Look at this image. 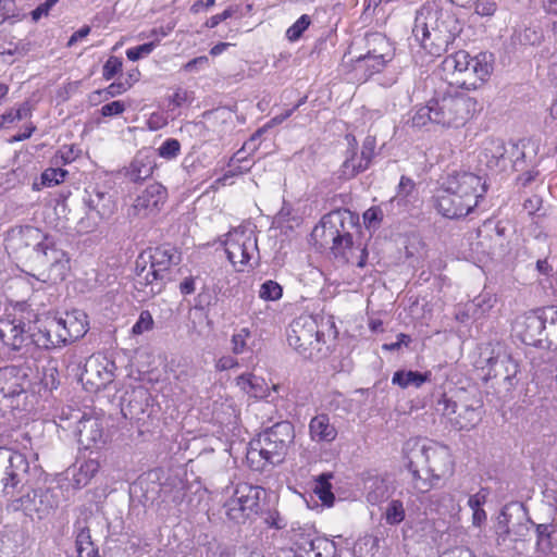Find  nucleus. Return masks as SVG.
Masks as SVG:
<instances>
[{
  "instance_id": "obj_30",
  "label": "nucleus",
  "mask_w": 557,
  "mask_h": 557,
  "mask_svg": "<svg viewBox=\"0 0 557 557\" xmlns=\"http://www.w3.org/2000/svg\"><path fill=\"white\" fill-rule=\"evenodd\" d=\"M69 175V171L60 166L48 168L40 175V183L35 182L33 184L34 190H40L44 187H53L65 181Z\"/></svg>"
},
{
  "instance_id": "obj_43",
  "label": "nucleus",
  "mask_w": 557,
  "mask_h": 557,
  "mask_svg": "<svg viewBox=\"0 0 557 557\" xmlns=\"http://www.w3.org/2000/svg\"><path fill=\"white\" fill-rule=\"evenodd\" d=\"M535 532L537 546H542L543 548H550L554 527L548 523H540L536 524Z\"/></svg>"
},
{
  "instance_id": "obj_17",
  "label": "nucleus",
  "mask_w": 557,
  "mask_h": 557,
  "mask_svg": "<svg viewBox=\"0 0 557 557\" xmlns=\"http://www.w3.org/2000/svg\"><path fill=\"white\" fill-rule=\"evenodd\" d=\"M57 322L66 344L82 338L89 330L88 315L78 309L66 311Z\"/></svg>"
},
{
  "instance_id": "obj_21",
  "label": "nucleus",
  "mask_w": 557,
  "mask_h": 557,
  "mask_svg": "<svg viewBox=\"0 0 557 557\" xmlns=\"http://www.w3.org/2000/svg\"><path fill=\"white\" fill-rule=\"evenodd\" d=\"M346 140L348 143L349 156L342 164V175L345 178H352L359 173L364 172L370 166V164L361 159V157L358 154V141L356 137L352 134H347Z\"/></svg>"
},
{
  "instance_id": "obj_10",
  "label": "nucleus",
  "mask_w": 557,
  "mask_h": 557,
  "mask_svg": "<svg viewBox=\"0 0 557 557\" xmlns=\"http://www.w3.org/2000/svg\"><path fill=\"white\" fill-rule=\"evenodd\" d=\"M262 494L264 490L261 486L247 482L237 483L232 496L224 504L226 517L236 523H244L259 515Z\"/></svg>"
},
{
  "instance_id": "obj_47",
  "label": "nucleus",
  "mask_w": 557,
  "mask_h": 557,
  "mask_svg": "<svg viewBox=\"0 0 557 557\" xmlns=\"http://www.w3.org/2000/svg\"><path fill=\"white\" fill-rule=\"evenodd\" d=\"M156 48L154 42H146L136 47L128 48L126 50V57L128 60L135 62L143 57L149 55Z\"/></svg>"
},
{
  "instance_id": "obj_36",
  "label": "nucleus",
  "mask_w": 557,
  "mask_h": 557,
  "mask_svg": "<svg viewBox=\"0 0 557 557\" xmlns=\"http://www.w3.org/2000/svg\"><path fill=\"white\" fill-rule=\"evenodd\" d=\"M310 25L311 17L308 14H302L294 24L287 28L286 38L290 42L299 40Z\"/></svg>"
},
{
  "instance_id": "obj_6",
  "label": "nucleus",
  "mask_w": 557,
  "mask_h": 557,
  "mask_svg": "<svg viewBox=\"0 0 557 557\" xmlns=\"http://www.w3.org/2000/svg\"><path fill=\"white\" fill-rule=\"evenodd\" d=\"M460 32L455 14L447 11L420 10L414 18L412 35L431 57H440Z\"/></svg>"
},
{
  "instance_id": "obj_2",
  "label": "nucleus",
  "mask_w": 557,
  "mask_h": 557,
  "mask_svg": "<svg viewBox=\"0 0 557 557\" xmlns=\"http://www.w3.org/2000/svg\"><path fill=\"white\" fill-rule=\"evenodd\" d=\"M481 111L482 106L474 97L448 87L445 91L436 92L424 106L418 107L411 122L416 127L433 123L445 128H459Z\"/></svg>"
},
{
  "instance_id": "obj_63",
  "label": "nucleus",
  "mask_w": 557,
  "mask_h": 557,
  "mask_svg": "<svg viewBox=\"0 0 557 557\" xmlns=\"http://www.w3.org/2000/svg\"><path fill=\"white\" fill-rule=\"evenodd\" d=\"M295 110L293 108L285 110L284 112L273 116L269 123L268 126H275L282 124L284 121L289 119L294 114Z\"/></svg>"
},
{
  "instance_id": "obj_50",
  "label": "nucleus",
  "mask_w": 557,
  "mask_h": 557,
  "mask_svg": "<svg viewBox=\"0 0 557 557\" xmlns=\"http://www.w3.org/2000/svg\"><path fill=\"white\" fill-rule=\"evenodd\" d=\"M414 189L416 183L409 176L403 175L399 180L396 197L406 199L414 191Z\"/></svg>"
},
{
  "instance_id": "obj_57",
  "label": "nucleus",
  "mask_w": 557,
  "mask_h": 557,
  "mask_svg": "<svg viewBox=\"0 0 557 557\" xmlns=\"http://www.w3.org/2000/svg\"><path fill=\"white\" fill-rule=\"evenodd\" d=\"M411 342V337L405 333L397 335V341L391 344H384L383 349L388 351L398 350L403 345L408 346Z\"/></svg>"
},
{
  "instance_id": "obj_7",
  "label": "nucleus",
  "mask_w": 557,
  "mask_h": 557,
  "mask_svg": "<svg viewBox=\"0 0 557 557\" xmlns=\"http://www.w3.org/2000/svg\"><path fill=\"white\" fill-rule=\"evenodd\" d=\"M294 426L289 422H278L265 430L250 444L246 460L253 471H263L268 465L280 463L294 442Z\"/></svg>"
},
{
  "instance_id": "obj_52",
  "label": "nucleus",
  "mask_w": 557,
  "mask_h": 557,
  "mask_svg": "<svg viewBox=\"0 0 557 557\" xmlns=\"http://www.w3.org/2000/svg\"><path fill=\"white\" fill-rule=\"evenodd\" d=\"M375 138L372 136H368L364 138L362 143V149L360 152L361 159L367 161L369 164H371L374 154H375Z\"/></svg>"
},
{
  "instance_id": "obj_24",
  "label": "nucleus",
  "mask_w": 557,
  "mask_h": 557,
  "mask_svg": "<svg viewBox=\"0 0 557 557\" xmlns=\"http://www.w3.org/2000/svg\"><path fill=\"white\" fill-rule=\"evenodd\" d=\"M236 385L249 397L263 399L270 396V387L265 380L252 373L240 374L236 377Z\"/></svg>"
},
{
  "instance_id": "obj_46",
  "label": "nucleus",
  "mask_w": 557,
  "mask_h": 557,
  "mask_svg": "<svg viewBox=\"0 0 557 557\" xmlns=\"http://www.w3.org/2000/svg\"><path fill=\"white\" fill-rule=\"evenodd\" d=\"M127 90H129L127 83H124L123 81H115L106 88L97 90L96 94L103 95L104 99H109L123 95Z\"/></svg>"
},
{
  "instance_id": "obj_15",
  "label": "nucleus",
  "mask_w": 557,
  "mask_h": 557,
  "mask_svg": "<svg viewBox=\"0 0 557 557\" xmlns=\"http://www.w3.org/2000/svg\"><path fill=\"white\" fill-rule=\"evenodd\" d=\"M317 321L311 317H301L290 325L287 339L296 349H306L320 341Z\"/></svg>"
},
{
  "instance_id": "obj_13",
  "label": "nucleus",
  "mask_w": 557,
  "mask_h": 557,
  "mask_svg": "<svg viewBox=\"0 0 557 557\" xmlns=\"http://www.w3.org/2000/svg\"><path fill=\"white\" fill-rule=\"evenodd\" d=\"M180 256L175 247L163 244L156 247H148L139 253V264H152L157 272L164 278L172 265L178 263Z\"/></svg>"
},
{
  "instance_id": "obj_54",
  "label": "nucleus",
  "mask_w": 557,
  "mask_h": 557,
  "mask_svg": "<svg viewBox=\"0 0 557 557\" xmlns=\"http://www.w3.org/2000/svg\"><path fill=\"white\" fill-rule=\"evenodd\" d=\"M235 13V10L230 7L227 9H225L222 13H219V14H215V15H212L210 16L206 22H205V26L207 28H214L216 27L220 23H222L223 21L230 18L233 16V14Z\"/></svg>"
},
{
  "instance_id": "obj_27",
  "label": "nucleus",
  "mask_w": 557,
  "mask_h": 557,
  "mask_svg": "<svg viewBox=\"0 0 557 557\" xmlns=\"http://www.w3.org/2000/svg\"><path fill=\"white\" fill-rule=\"evenodd\" d=\"M23 379L14 367H7L0 371V392L5 397H14L24 392Z\"/></svg>"
},
{
  "instance_id": "obj_44",
  "label": "nucleus",
  "mask_w": 557,
  "mask_h": 557,
  "mask_svg": "<svg viewBox=\"0 0 557 557\" xmlns=\"http://www.w3.org/2000/svg\"><path fill=\"white\" fill-rule=\"evenodd\" d=\"M383 211L379 206H372L362 214L363 224L367 228L377 227L383 221Z\"/></svg>"
},
{
  "instance_id": "obj_26",
  "label": "nucleus",
  "mask_w": 557,
  "mask_h": 557,
  "mask_svg": "<svg viewBox=\"0 0 557 557\" xmlns=\"http://www.w3.org/2000/svg\"><path fill=\"white\" fill-rule=\"evenodd\" d=\"M83 376L87 383L94 385L96 391L107 387L113 380V372L108 370L101 362H89Z\"/></svg>"
},
{
  "instance_id": "obj_8",
  "label": "nucleus",
  "mask_w": 557,
  "mask_h": 557,
  "mask_svg": "<svg viewBox=\"0 0 557 557\" xmlns=\"http://www.w3.org/2000/svg\"><path fill=\"white\" fill-rule=\"evenodd\" d=\"M313 236L319 237L323 245H330V249L336 258L349 261L354 238L346 228L345 212L334 210L324 214L314 227Z\"/></svg>"
},
{
  "instance_id": "obj_23",
  "label": "nucleus",
  "mask_w": 557,
  "mask_h": 557,
  "mask_svg": "<svg viewBox=\"0 0 557 557\" xmlns=\"http://www.w3.org/2000/svg\"><path fill=\"white\" fill-rule=\"evenodd\" d=\"M75 547L77 557H101L98 546L91 539V532L87 523H75Z\"/></svg>"
},
{
  "instance_id": "obj_56",
  "label": "nucleus",
  "mask_w": 557,
  "mask_h": 557,
  "mask_svg": "<svg viewBox=\"0 0 557 557\" xmlns=\"http://www.w3.org/2000/svg\"><path fill=\"white\" fill-rule=\"evenodd\" d=\"M59 0H46L44 3H40L35 10L32 12V17L34 21H38L41 16H47L51 8Z\"/></svg>"
},
{
  "instance_id": "obj_25",
  "label": "nucleus",
  "mask_w": 557,
  "mask_h": 557,
  "mask_svg": "<svg viewBox=\"0 0 557 557\" xmlns=\"http://www.w3.org/2000/svg\"><path fill=\"white\" fill-rule=\"evenodd\" d=\"M388 63L382 61L377 57H373L366 52L358 57L354 61V71L359 75V79L367 81L375 74H379L384 71Z\"/></svg>"
},
{
  "instance_id": "obj_3",
  "label": "nucleus",
  "mask_w": 557,
  "mask_h": 557,
  "mask_svg": "<svg viewBox=\"0 0 557 557\" xmlns=\"http://www.w3.org/2000/svg\"><path fill=\"white\" fill-rule=\"evenodd\" d=\"M10 243L13 249L23 250L33 248L41 255L47 263V278L52 283L62 282L71 271V258L69 253L58 246L55 238L40 228L32 225H23L13 228L10 234Z\"/></svg>"
},
{
  "instance_id": "obj_11",
  "label": "nucleus",
  "mask_w": 557,
  "mask_h": 557,
  "mask_svg": "<svg viewBox=\"0 0 557 557\" xmlns=\"http://www.w3.org/2000/svg\"><path fill=\"white\" fill-rule=\"evenodd\" d=\"M223 245L227 259L236 272H244L258 251L257 237L244 227L230 231L225 235Z\"/></svg>"
},
{
  "instance_id": "obj_64",
  "label": "nucleus",
  "mask_w": 557,
  "mask_h": 557,
  "mask_svg": "<svg viewBox=\"0 0 557 557\" xmlns=\"http://www.w3.org/2000/svg\"><path fill=\"white\" fill-rule=\"evenodd\" d=\"M140 76V71L137 67H134L126 73L123 82L127 83L128 88L131 89L137 82H139Z\"/></svg>"
},
{
  "instance_id": "obj_14",
  "label": "nucleus",
  "mask_w": 557,
  "mask_h": 557,
  "mask_svg": "<svg viewBox=\"0 0 557 557\" xmlns=\"http://www.w3.org/2000/svg\"><path fill=\"white\" fill-rule=\"evenodd\" d=\"M78 443L86 450L102 448L107 444L104 421L98 417H83L78 423Z\"/></svg>"
},
{
  "instance_id": "obj_28",
  "label": "nucleus",
  "mask_w": 557,
  "mask_h": 557,
  "mask_svg": "<svg viewBox=\"0 0 557 557\" xmlns=\"http://www.w3.org/2000/svg\"><path fill=\"white\" fill-rule=\"evenodd\" d=\"M432 377L431 371L419 372V371H405L398 370L393 374L392 384L397 385L405 389L410 386L416 388L421 387L424 383L430 382Z\"/></svg>"
},
{
  "instance_id": "obj_45",
  "label": "nucleus",
  "mask_w": 557,
  "mask_h": 557,
  "mask_svg": "<svg viewBox=\"0 0 557 557\" xmlns=\"http://www.w3.org/2000/svg\"><path fill=\"white\" fill-rule=\"evenodd\" d=\"M250 335V331L247 327H243L232 336V351L235 355H240L246 350L247 341Z\"/></svg>"
},
{
  "instance_id": "obj_48",
  "label": "nucleus",
  "mask_w": 557,
  "mask_h": 557,
  "mask_svg": "<svg viewBox=\"0 0 557 557\" xmlns=\"http://www.w3.org/2000/svg\"><path fill=\"white\" fill-rule=\"evenodd\" d=\"M126 104L122 100H114L109 103H106L100 109V114L102 117H112L121 115L125 112Z\"/></svg>"
},
{
  "instance_id": "obj_4",
  "label": "nucleus",
  "mask_w": 557,
  "mask_h": 557,
  "mask_svg": "<svg viewBox=\"0 0 557 557\" xmlns=\"http://www.w3.org/2000/svg\"><path fill=\"white\" fill-rule=\"evenodd\" d=\"M440 67L449 88L469 92L481 88L488 81L493 62L486 52L472 57L467 50L460 49L447 54Z\"/></svg>"
},
{
  "instance_id": "obj_41",
  "label": "nucleus",
  "mask_w": 557,
  "mask_h": 557,
  "mask_svg": "<svg viewBox=\"0 0 557 557\" xmlns=\"http://www.w3.org/2000/svg\"><path fill=\"white\" fill-rule=\"evenodd\" d=\"M123 70V61L120 57L110 55L102 66V78L111 81Z\"/></svg>"
},
{
  "instance_id": "obj_62",
  "label": "nucleus",
  "mask_w": 557,
  "mask_h": 557,
  "mask_svg": "<svg viewBox=\"0 0 557 557\" xmlns=\"http://www.w3.org/2000/svg\"><path fill=\"white\" fill-rule=\"evenodd\" d=\"M195 289V277L193 276H187L180 283V292L183 295H190Z\"/></svg>"
},
{
  "instance_id": "obj_59",
  "label": "nucleus",
  "mask_w": 557,
  "mask_h": 557,
  "mask_svg": "<svg viewBox=\"0 0 557 557\" xmlns=\"http://www.w3.org/2000/svg\"><path fill=\"white\" fill-rule=\"evenodd\" d=\"M35 131H36V126L33 123H28L27 125H25L24 131L22 133H18L16 135H14L13 137H11L10 139H8V143L13 144V143L26 140L34 134Z\"/></svg>"
},
{
  "instance_id": "obj_40",
  "label": "nucleus",
  "mask_w": 557,
  "mask_h": 557,
  "mask_svg": "<svg viewBox=\"0 0 557 557\" xmlns=\"http://www.w3.org/2000/svg\"><path fill=\"white\" fill-rule=\"evenodd\" d=\"M181 153V143L176 138L165 139L158 148L159 157L165 160H173Z\"/></svg>"
},
{
  "instance_id": "obj_18",
  "label": "nucleus",
  "mask_w": 557,
  "mask_h": 557,
  "mask_svg": "<svg viewBox=\"0 0 557 557\" xmlns=\"http://www.w3.org/2000/svg\"><path fill=\"white\" fill-rule=\"evenodd\" d=\"M308 429L310 440L317 444H330L338 435L337 429L331 422L327 413H318L312 417Z\"/></svg>"
},
{
  "instance_id": "obj_5",
  "label": "nucleus",
  "mask_w": 557,
  "mask_h": 557,
  "mask_svg": "<svg viewBox=\"0 0 557 557\" xmlns=\"http://www.w3.org/2000/svg\"><path fill=\"white\" fill-rule=\"evenodd\" d=\"M410 483L418 493L429 492L443 476L451 472V462L446 453L421 445L410 440L405 446Z\"/></svg>"
},
{
  "instance_id": "obj_49",
  "label": "nucleus",
  "mask_w": 557,
  "mask_h": 557,
  "mask_svg": "<svg viewBox=\"0 0 557 557\" xmlns=\"http://www.w3.org/2000/svg\"><path fill=\"white\" fill-rule=\"evenodd\" d=\"M193 100V92L183 89L181 87H177L173 95L169 98V103L173 108H181L187 102H190Z\"/></svg>"
},
{
  "instance_id": "obj_33",
  "label": "nucleus",
  "mask_w": 557,
  "mask_h": 557,
  "mask_svg": "<svg viewBox=\"0 0 557 557\" xmlns=\"http://www.w3.org/2000/svg\"><path fill=\"white\" fill-rule=\"evenodd\" d=\"M99 469L100 463L96 459H88L82 462L77 472L73 475L75 485L77 487L86 486L98 473Z\"/></svg>"
},
{
  "instance_id": "obj_1",
  "label": "nucleus",
  "mask_w": 557,
  "mask_h": 557,
  "mask_svg": "<svg viewBox=\"0 0 557 557\" xmlns=\"http://www.w3.org/2000/svg\"><path fill=\"white\" fill-rule=\"evenodd\" d=\"M485 191L481 176L467 171H454L440 178L432 205L440 215L458 220L478 207Z\"/></svg>"
},
{
  "instance_id": "obj_53",
  "label": "nucleus",
  "mask_w": 557,
  "mask_h": 557,
  "mask_svg": "<svg viewBox=\"0 0 557 557\" xmlns=\"http://www.w3.org/2000/svg\"><path fill=\"white\" fill-rule=\"evenodd\" d=\"M497 9L494 0H476L474 11L481 16H492Z\"/></svg>"
},
{
  "instance_id": "obj_42",
  "label": "nucleus",
  "mask_w": 557,
  "mask_h": 557,
  "mask_svg": "<svg viewBox=\"0 0 557 557\" xmlns=\"http://www.w3.org/2000/svg\"><path fill=\"white\" fill-rule=\"evenodd\" d=\"M154 321L149 310H143L139 314L138 320L132 327L133 335H141L145 332L153 329Z\"/></svg>"
},
{
  "instance_id": "obj_51",
  "label": "nucleus",
  "mask_w": 557,
  "mask_h": 557,
  "mask_svg": "<svg viewBox=\"0 0 557 557\" xmlns=\"http://www.w3.org/2000/svg\"><path fill=\"white\" fill-rule=\"evenodd\" d=\"M168 123V116L162 112H152L146 121L147 128L153 132L165 127Z\"/></svg>"
},
{
  "instance_id": "obj_55",
  "label": "nucleus",
  "mask_w": 557,
  "mask_h": 557,
  "mask_svg": "<svg viewBox=\"0 0 557 557\" xmlns=\"http://www.w3.org/2000/svg\"><path fill=\"white\" fill-rule=\"evenodd\" d=\"M488 491L481 488L478 493L471 495L468 500V505L471 509H483L482 506L487 500Z\"/></svg>"
},
{
  "instance_id": "obj_32",
  "label": "nucleus",
  "mask_w": 557,
  "mask_h": 557,
  "mask_svg": "<svg viewBox=\"0 0 557 557\" xmlns=\"http://www.w3.org/2000/svg\"><path fill=\"white\" fill-rule=\"evenodd\" d=\"M81 154L82 149L78 145H62L52 156L51 163L55 166L67 165L76 161Z\"/></svg>"
},
{
  "instance_id": "obj_19",
  "label": "nucleus",
  "mask_w": 557,
  "mask_h": 557,
  "mask_svg": "<svg viewBox=\"0 0 557 557\" xmlns=\"http://www.w3.org/2000/svg\"><path fill=\"white\" fill-rule=\"evenodd\" d=\"M33 341L36 346L45 349H53L66 344L60 331V324L57 322V318L46 320L33 335Z\"/></svg>"
},
{
  "instance_id": "obj_31",
  "label": "nucleus",
  "mask_w": 557,
  "mask_h": 557,
  "mask_svg": "<svg viewBox=\"0 0 557 557\" xmlns=\"http://www.w3.org/2000/svg\"><path fill=\"white\" fill-rule=\"evenodd\" d=\"M165 198V189L161 185H150L136 199L135 207L156 208Z\"/></svg>"
},
{
  "instance_id": "obj_60",
  "label": "nucleus",
  "mask_w": 557,
  "mask_h": 557,
  "mask_svg": "<svg viewBox=\"0 0 557 557\" xmlns=\"http://www.w3.org/2000/svg\"><path fill=\"white\" fill-rule=\"evenodd\" d=\"M209 63V59L206 55H200L189 60L183 65L185 72H193L197 66H206Z\"/></svg>"
},
{
  "instance_id": "obj_34",
  "label": "nucleus",
  "mask_w": 557,
  "mask_h": 557,
  "mask_svg": "<svg viewBox=\"0 0 557 557\" xmlns=\"http://www.w3.org/2000/svg\"><path fill=\"white\" fill-rule=\"evenodd\" d=\"M512 361V358L510 355L506 354L503 358H500L499 352H495L494 349H492L491 355L485 360V366H482L481 369L484 371V379L485 381L496 379L502 373L498 371L497 366L504 364L505 362Z\"/></svg>"
},
{
  "instance_id": "obj_39",
  "label": "nucleus",
  "mask_w": 557,
  "mask_h": 557,
  "mask_svg": "<svg viewBox=\"0 0 557 557\" xmlns=\"http://www.w3.org/2000/svg\"><path fill=\"white\" fill-rule=\"evenodd\" d=\"M259 296L263 300H278L283 296V288L277 282L268 280L261 285Z\"/></svg>"
},
{
  "instance_id": "obj_22",
  "label": "nucleus",
  "mask_w": 557,
  "mask_h": 557,
  "mask_svg": "<svg viewBox=\"0 0 557 557\" xmlns=\"http://www.w3.org/2000/svg\"><path fill=\"white\" fill-rule=\"evenodd\" d=\"M367 52L373 57H377L382 61L389 63L394 55L395 49L388 38L379 32L368 33L366 35Z\"/></svg>"
},
{
  "instance_id": "obj_38",
  "label": "nucleus",
  "mask_w": 557,
  "mask_h": 557,
  "mask_svg": "<svg viewBox=\"0 0 557 557\" xmlns=\"http://www.w3.org/2000/svg\"><path fill=\"white\" fill-rule=\"evenodd\" d=\"M30 115V109L28 103L25 102L17 109H11L3 114L0 115V129L5 125L12 124L16 121L22 120L23 117Z\"/></svg>"
},
{
  "instance_id": "obj_58",
  "label": "nucleus",
  "mask_w": 557,
  "mask_h": 557,
  "mask_svg": "<svg viewBox=\"0 0 557 557\" xmlns=\"http://www.w3.org/2000/svg\"><path fill=\"white\" fill-rule=\"evenodd\" d=\"M238 366V361L232 356H223L215 363L216 371H225Z\"/></svg>"
},
{
  "instance_id": "obj_35",
  "label": "nucleus",
  "mask_w": 557,
  "mask_h": 557,
  "mask_svg": "<svg viewBox=\"0 0 557 557\" xmlns=\"http://www.w3.org/2000/svg\"><path fill=\"white\" fill-rule=\"evenodd\" d=\"M479 421V414L473 408L466 407L462 412L454 419V425L458 430H471Z\"/></svg>"
},
{
  "instance_id": "obj_9",
  "label": "nucleus",
  "mask_w": 557,
  "mask_h": 557,
  "mask_svg": "<svg viewBox=\"0 0 557 557\" xmlns=\"http://www.w3.org/2000/svg\"><path fill=\"white\" fill-rule=\"evenodd\" d=\"M28 307L16 302L4 306L0 314V346L9 351H20L28 343Z\"/></svg>"
},
{
  "instance_id": "obj_29",
  "label": "nucleus",
  "mask_w": 557,
  "mask_h": 557,
  "mask_svg": "<svg viewBox=\"0 0 557 557\" xmlns=\"http://www.w3.org/2000/svg\"><path fill=\"white\" fill-rule=\"evenodd\" d=\"M333 473H322L314 481L313 493L326 507H332L335 502V495L332 492Z\"/></svg>"
},
{
  "instance_id": "obj_61",
  "label": "nucleus",
  "mask_w": 557,
  "mask_h": 557,
  "mask_svg": "<svg viewBox=\"0 0 557 557\" xmlns=\"http://www.w3.org/2000/svg\"><path fill=\"white\" fill-rule=\"evenodd\" d=\"M264 523L268 527L274 529H282L284 527L280 513L276 510L269 511L267 513V517L264 518Z\"/></svg>"
},
{
  "instance_id": "obj_37",
  "label": "nucleus",
  "mask_w": 557,
  "mask_h": 557,
  "mask_svg": "<svg viewBox=\"0 0 557 557\" xmlns=\"http://www.w3.org/2000/svg\"><path fill=\"white\" fill-rule=\"evenodd\" d=\"M406 516L403 502L398 499L392 500L385 511V520L388 524H398L404 521Z\"/></svg>"
},
{
  "instance_id": "obj_20",
  "label": "nucleus",
  "mask_w": 557,
  "mask_h": 557,
  "mask_svg": "<svg viewBox=\"0 0 557 557\" xmlns=\"http://www.w3.org/2000/svg\"><path fill=\"white\" fill-rule=\"evenodd\" d=\"M157 168L152 156L139 151L127 168L126 175L134 183H141L151 177Z\"/></svg>"
},
{
  "instance_id": "obj_16",
  "label": "nucleus",
  "mask_w": 557,
  "mask_h": 557,
  "mask_svg": "<svg viewBox=\"0 0 557 557\" xmlns=\"http://www.w3.org/2000/svg\"><path fill=\"white\" fill-rule=\"evenodd\" d=\"M162 275L152 264H139V255L135 261V288L147 297L160 294L164 287Z\"/></svg>"
},
{
  "instance_id": "obj_12",
  "label": "nucleus",
  "mask_w": 557,
  "mask_h": 557,
  "mask_svg": "<svg viewBox=\"0 0 557 557\" xmlns=\"http://www.w3.org/2000/svg\"><path fill=\"white\" fill-rule=\"evenodd\" d=\"M9 466L5 468L4 475L1 480L2 492L5 495L14 497L22 493L23 481L28 472V462L26 458L18 453H13L8 457Z\"/></svg>"
}]
</instances>
